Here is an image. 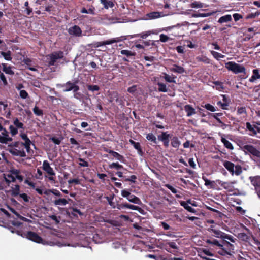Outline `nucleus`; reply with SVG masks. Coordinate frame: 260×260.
Listing matches in <instances>:
<instances>
[{
  "label": "nucleus",
  "instance_id": "obj_1",
  "mask_svg": "<svg viewBox=\"0 0 260 260\" xmlns=\"http://www.w3.org/2000/svg\"><path fill=\"white\" fill-rule=\"evenodd\" d=\"M223 165L232 175L235 174L237 176H239L242 172V168L240 165H235L231 161L223 160Z\"/></svg>",
  "mask_w": 260,
  "mask_h": 260
},
{
  "label": "nucleus",
  "instance_id": "obj_2",
  "mask_svg": "<svg viewBox=\"0 0 260 260\" xmlns=\"http://www.w3.org/2000/svg\"><path fill=\"white\" fill-rule=\"evenodd\" d=\"M225 68L231 71L235 74L243 73L246 74L245 68L239 64L236 63L233 61H229L225 63Z\"/></svg>",
  "mask_w": 260,
  "mask_h": 260
},
{
  "label": "nucleus",
  "instance_id": "obj_3",
  "mask_svg": "<svg viewBox=\"0 0 260 260\" xmlns=\"http://www.w3.org/2000/svg\"><path fill=\"white\" fill-rule=\"evenodd\" d=\"M242 149L246 154H250L256 158H260V151L257 149L254 146L245 145L242 147Z\"/></svg>",
  "mask_w": 260,
  "mask_h": 260
},
{
  "label": "nucleus",
  "instance_id": "obj_4",
  "mask_svg": "<svg viewBox=\"0 0 260 260\" xmlns=\"http://www.w3.org/2000/svg\"><path fill=\"white\" fill-rule=\"evenodd\" d=\"M77 80L73 83L71 81H68L66 83L61 85V87H64V89H63L64 92H69L73 90V92L75 93L80 89L79 86L77 85Z\"/></svg>",
  "mask_w": 260,
  "mask_h": 260
},
{
  "label": "nucleus",
  "instance_id": "obj_5",
  "mask_svg": "<svg viewBox=\"0 0 260 260\" xmlns=\"http://www.w3.org/2000/svg\"><path fill=\"white\" fill-rule=\"evenodd\" d=\"M48 56L49 59L48 66H52L55 64L57 59H61L63 57V52L61 51L55 52L48 55Z\"/></svg>",
  "mask_w": 260,
  "mask_h": 260
},
{
  "label": "nucleus",
  "instance_id": "obj_6",
  "mask_svg": "<svg viewBox=\"0 0 260 260\" xmlns=\"http://www.w3.org/2000/svg\"><path fill=\"white\" fill-rule=\"evenodd\" d=\"M171 137V135L168 134L167 132H162L161 135L158 136V139L162 142L165 148H168L169 146V138Z\"/></svg>",
  "mask_w": 260,
  "mask_h": 260
},
{
  "label": "nucleus",
  "instance_id": "obj_7",
  "mask_svg": "<svg viewBox=\"0 0 260 260\" xmlns=\"http://www.w3.org/2000/svg\"><path fill=\"white\" fill-rule=\"evenodd\" d=\"M26 236L29 240L36 243H42L43 242V239L35 232L28 231L27 232Z\"/></svg>",
  "mask_w": 260,
  "mask_h": 260
},
{
  "label": "nucleus",
  "instance_id": "obj_8",
  "mask_svg": "<svg viewBox=\"0 0 260 260\" xmlns=\"http://www.w3.org/2000/svg\"><path fill=\"white\" fill-rule=\"evenodd\" d=\"M2 135L3 136L0 135V143L2 144H7L8 142H11L13 140V139L9 137V133L7 129L4 128L2 130Z\"/></svg>",
  "mask_w": 260,
  "mask_h": 260
},
{
  "label": "nucleus",
  "instance_id": "obj_9",
  "mask_svg": "<svg viewBox=\"0 0 260 260\" xmlns=\"http://www.w3.org/2000/svg\"><path fill=\"white\" fill-rule=\"evenodd\" d=\"M68 31L70 35L75 37H80L82 35V30L80 27L76 25L70 27Z\"/></svg>",
  "mask_w": 260,
  "mask_h": 260
},
{
  "label": "nucleus",
  "instance_id": "obj_10",
  "mask_svg": "<svg viewBox=\"0 0 260 260\" xmlns=\"http://www.w3.org/2000/svg\"><path fill=\"white\" fill-rule=\"evenodd\" d=\"M42 169L44 170L49 175L55 176V173L50 166L49 162L45 160L43 162Z\"/></svg>",
  "mask_w": 260,
  "mask_h": 260
},
{
  "label": "nucleus",
  "instance_id": "obj_11",
  "mask_svg": "<svg viewBox=\"0 0 260 260\" xmlns=\"http://www.w3.org/2000/svg\"><path fill=\"white\" fill-rule=\"evenodd\" d=\"M206 243L210 244L211 246L214 247H222V240L221 241H218L214 238H210L207 239Z\"/></svg>",
  "mask_w": 260,
  "mask_h": 260
},
{
  "label": "nucleus",
  "instance_id": "obj_12",
  "mask_svg": "<svg viewBox=\"0 0 260 260\" xmlns=\"http://www.w3.org/2000/svg\"><path fill=\"white\" fill-rule=\"evenodd\" d=\"M106 151L108 153L111 154L113 157L122 162L124 163L126 161L124 156L120 155L117 152L114 151L112 150H107Z\"/></svg>",
  "mask_w": 260,
  "mask_h": 260
},
{
  "label": "nucleus",
  "instance_id": "obj_13",
  "mask_svg": "<svg viewBox=\"0 0 260 260\" xmlns=\"http://www.w3.org/2000/svg\"><path fill=\"white\" fill-rule=\"evenodd\" d=\"M117 208L119 209L127 208L134 210H138L139 209H140L138 206L129 204L127 203H122L121 204H118Z\"/></svg>",
  "mask_w": 260,
  "mask_h": 260
},
{
  "label": "nucleus",
  "instance_id": "obj_14",
  "mask_svg": "<svg viewBox=\"0 0 260 260\" xmlns=\"http://www.w3.org/2000/svg\"><path fill=\"white\" fill-rule=\"evenodd\" d=\"M221 247H224L230 254L234 250V246L226 240H222Z\"/></svg>",
  "mask_w": 260,
  "mask_h": 260
},
{
  "label": "nucleus",
  "instance_id": "obj_15",
  "mask_svg": "<svg viewBox=\"0 0 260 260\" xmlns=\"http://www.w3.org/2000/svg\"><path fill=\"white\" fill-rule=\"evenodd\" d=\"M129 142L134 146L135 149L137 150L138 154L142 156L143 154V151L140 143L136 142L132 139H130Z\"/></svg>",
  "mask_w": 260,
  "mask_h": 260
},
{
  "label": "nucleus",
  "instance_id": "obj_16",
  "mask_svg": "<svg viewBox=\"0 0 260 260\" xmlns=\"http://www.w3.org/2000/svg\"><path fill=\"white\" fill-rule=\"evenodd\" d=\"M252 73V75L249 79V81L251 83L255 82L257 79H260V74L258 69H256L253 70Z\"/></svg>",
  "mask_w": 260,
  "mask_h": 260
},
{
  "label": "nucleus",
  "instance_id": "obj_17",
  "mask_svg": "<svg viewBox=\"0 0 260 260\" xmlns=\"http://www.w3.org/2000/svg\"><path fill=\"white\" fill-rule=\"evenodd\" d=\"M184 110L186 112V116L190 117L196 113L195 109L190 105H186L184 106Z\"/></svg>",
  "mask_w": 260,
  "mask_h": 260
},
{
  "label": "nucleus",
  "instance_id": "obj_18",
  "mask_svg": "<svg viewBox=\"0 0 260 260\" xmlns=\"http://www.w3.org/2000/svg\"><path fill=\"white\" fill-rule=\"evenodd\" d=\"M100 2L103 5V7L105 9H108L109 8H112L114 6V3L112 1L100 0Z\"/></svg>",
  "mask_w": 260,
  "mask_h": 260
},
{
  "label": "nucleus",
  "instance_id": "obj_19",
  "mask_svg": "<svg viewBox=\"0 0 260 260\" xmlns=\"http://www.w3.org/2000/svg\"><path fill=\"white\" fill-rule=\"evenodd\" d=\"M72 201L71 199H68V200L66 199L59 198L58 199L55 200L53 203L56 206L60 205V206H64L67 205L69 201Z\"/></svg>",
  "mask_w": 260,
  "mask_h": 260
},
{
  "label": "nucleus",
  "instance_id": "obj_20",
  "mask_svg": "<svg viewBox=\"0 0 260 260\" xmlns=\"http://www.w3.org/2000/svg\"><path fill=\"white\" fill-rule=\"evenodd\" d=\"M128 201L134 204L141 205L142 202L140 199L134 194H131L128 198H126Z\"/></svg>",
  "mask_w": 260,
  "mask_h": 260
},
{
  "label": "nucleus",
  "instance_id": "obj_21",
  "mask_svg": "<svg viewBox=\"0 0 260 260\" xmlns=\"http://www.w3.org/2000/svg\"><path fill=\"white\" fill-rule=\"evenodd\" d=\"M246 128L249 131V134L250 136H255L257 134V132L255 129V125L252 126L250 123L246 122Z\"/></svg>",
  "mask_w": 260,
  "mask_h": 260
},
{
  "label": "nucleus",
  "instance_id": "obj_22",
  "mask_svg": "<svg viewBox=\"0 0 260 260\" xmlns=\"http://www.w3.org/2000/svg\"><path fill=\"white\" fill-rule=\"evenodd\" d=\"M110 98L112 99L111 101H115L116 103H118L119 104H122L123 103V101L121 99H119V94L117 92H112L111 93V97Z\"/></svg>",
  "mask_w": 260,
  "mask_h": 260
},
{
  "label": "nucleus",
  "instance_id": "obj_23",
  "mask_svg": "<svg viewBox=\"0 0 260 260\" xmlns=\"http://www.w3.org/2000/svg\"><path fill=\"white\" fill-rule=\"evenodd\" d=\"M190 203V200L187 201V202L185 201H181L180 202V205L183 207L186 210H187L188 211L190 212H194L195 210L194 209L192 208L191 207L188 205V204Z\"/></svg>",
  "mask_w": 260,
  "mask_h": 260
},
{
  "label": "nucleus",
  "instance_id": "obj_24",
  "mask_svg": "<svg viewBox=\"0 0 260 260\" xmlns=\"http://www.w3.org/2000/svg\"><path fill=\"white\" fill-rule=\"evenodd\" d=\"M232 20V16L230 14H226L221 16L218 20V22L219 23H223L225 22H230Z\"/></svg>",
  "mask_w": 260,
  "mask_h": 260
},
{
  "label": "nucleus",
  "instance_id": "obj_25",
  "mask_svg": "<svg viewBox=\"0 0 260 260\" xmlns=\"http://www.w3.org/2000/svg\"><path fill=\"white\" fill-rule=\"evenodd\" d=\"M171 71L178 74H182L185 72V70L183 67L177 64H174L173 68L171 69Z\"/></svg>",
  "mask_w": 260,
  "mask_h": 260
},
{
  "label": "nucleus",
  "instance_id": "obj_26",
  "mask_svg": "<svg viewBox=\"0 0 260 260\" xmlns=\"http://www.w3.org/2000/svg\"><path fill=\"white\" fill-rule=\"evenodd\" d=\"M3 71L6 74L13 75L14 74V71L12 70V68L10 66H7L6 63H2Z\"/></svg>",
  "mask_w": 260,
  "mask_h": 260
},
{
  "label": "nucleus",
  "instance_id": "obj_27",
  "mask_svg": "<svg viewBox=\"0 0 260 260\" xmlns=\"http://www.w3.org/2000/svg\"><path fill=\"white\" fill-rule=\"evenodd\" d=\"M181 143L178 138L176 136H174L171 139V146L175 148H178Z\"/></svg>",
  "mask_w": 260,
  "mask_h": 260
},
{
  "label": "nucleus",
  "instance_id": "obj_28",
  "mask_svg": "<svg viewBox=\"0 0 260 260\" xmlns=\"http://www.w3.org/2000/svg\"><path fill=\"white\" fill-rule=\"evenodd\" d=\"M151 34V32L150 31H147L145 32L129 36L131 38H134L138 37H140L142 39H146L148 36Z\"/></svg>",
  "mask_w": 260,
  "mask_h": 260
},
{
  "label": "nucleus",
  "instance_id": "obj_29",
  "mask_svg": "<svg viewBox=\"0 0 260 260\" xmlns=\"http://www.w3.org/2000/svg\"><path fill=\"white\" fill-rule=\"evenodd\" d=\"M221 142L223 143L224 146L230 150H233L234 147L232 144L226 140L225 138L222 137L221 139Z\"/></svg>",
  "mask_w": 260,
  "mask_h": 260
},
{
  "label": "nucleus",
  "instance_id": "obj_30",
  "mask_svg": "<svg viewBox=\"0 0 260 260\" xmlns=\"http://www.w3.org/2000/svg\"><path fill=\"white\" fill-rule=\"evenodd\" d=\"M146 138L147 140L149 141L154 143V144H157V139L155 136L152 133H148L147 134Z\"/></svg>",
  "mask_w": 260,
  "mask_h": 260
},
{
  "label": "nucleus",
  "instance_id": "obj_31",
  "mask_svg": "<svg viewBox=\"0 0 260 260\" xmlns=\"http://www.w3.org/2000/svg\"><path fill=\"white\" fill-rule=\"evenodd\" d=\"M198 61L203 62L205 64L211 63V60L205 55H201L197 57Z\"/></svg>",
  "mask_w": 260,
  "mask_h": 260
},
{
  "label": "nucleus",
  "instance_id": "obj_32",
  "mask_svg": "<svg viewBox=\"0 0 260 260\" xmlns=\"http://www.w3.org/2000/svg\"><path fill=\"white\" fill-rule=\"evenodd\" d=\"M218 183L221 185L222 187H223L225 189H228L229 191L231 190H230V188L232 187V184L231 182H223L220 180H217Z\"/></svg>",
  "mask_w": 260,
  "mask_h": 260
},
{
  "label": "nucleus",
  "instance_id": "obj_33",
  "mask_svg": "<svg viewBox=\"0 0 260 260\" xmlns=\"http://www.w3.org/2000/svg\"><path fill=\"white\" fill-rule=\"evenodd\" d=\"M203 180L205 182V185L206 186H210L211 188H214V184L215 182L214 181H210L209 179H208L205 176L202 177Z\"/></svg>",
  "mask_w": 260,
  "mask_h": 260
},
{
  "label": "nucleus",
  "instance_id": "obj_34",
  "mask_svg": "<svg viewBox=\"0 0 260 260\" xmlns=\"http://www.w3.org/2000/svg\"><path fill=\"white\" fill-rule=\"evenodd\" d=\"M209 115L213 117L219 123L223 124V122L218 117L223 115V113H209Z\"/></svg>",
  "mask_w": 260,
  "mask_h": 260
},
{
  "label": "nucleus",
  "instance_id": "obj_35",
  "mask_svg": "<svg viewBox=\"0 0 260 260\" xmlns=\"http://www.w3.org/2000/svg\"><path fill=\"white\" fill-rule=\"evenodd\" d=\"M20 186L18 184L15 185L14 187H12V196L13 197L17 196L19 194Z\"/></svg>",
  "mask_w": 260,
  "mask_h": 260
},
{
  "label": "nucleus",
  "instance_id": "obj_36",
  "mask_svg": "<svg viewBox=\"0 0 260 260\" xmlns=\"http://www.w3.org/2000/svg\"><path fill=\"white\" fill-rule=\"evenodd\" d=\"M164 78L165 79L166 82L169 83H176V81L175 80L176 77L174 76L172 77L166 73H164Z\"/></svg>",
  "mask_w": 260,
  "mask_h": 260
},
{
  "label": "nucleus",
  "instance_id": "obj_37",
  "mask_svg": "<svg viewBox=\"0 0 260 260\" xmlns=\"http://www.w3.org/2000/svg\"><path fill=\"white\" fill-rule=\"evenodd\" d=\"M157 85L158 86V91L166 92L168 91L167 86L165 83L161 82H158L157 83Z\"/></svg>",
  "mask_w": 260,
  "mask_h": 260
},
{
  "label": "nucleus",
  "instance_id": "obj_38",
  "mask_svg": "<svg viewBox=\"0 0 260 260\" xmlns=\"http://www.w3.org/2000/svg\"><path fill=\"white\" fill-rule=\"evenodd\" d=\"M120 53L121 54L124 55L127 57H129L131 56H134L136 55L135 52H132L131 51H129L128 50H122L120 51Z\"/></svg>",
  "mask_w": 260,
  "mask_h": 260
},
{
  "label": "nucleus",
  "instance_id": "obj_39",
  "mask_svg": "<svg viewBox=\"0 0 260 260\" xmlns=\"http://www.w3.org/2000/svg\"><path fill=\"white\" fill-rule=\"evenodd\" d=\"M220 236H222V240H226L228 239L233 243H235L236 239L234 238L233 236L225 233V235H221Z\"/></svg>",
  "mask_w": 260,
  "mask_h": 260
},
{
  "label": "nucleus",
  "instance_id": "obj_40",
  "mask_svg": "<svg viewBox=\"0 0 260 260\" xmlns=\"http://www.w3.org/2000/svg\"><path fill=\"white\" fill-rule=\"evenodd\" d=\"M213 84L216 86V89L219 91H222L224 89L223 83L218 81L213 82Z\"/></svg>",
  "mask_w": 260,
  "mask_h": 260
},
{
  "label": "nucleus",
  "instance_id": "obj_41",
  "mask_svg": "<svg viewBox=\"0 0 260 260\" xmlns=\"http://www.w3.org/2000/svg\"><path fill=\"white\" fill-rule=\"evenodd\" d=\"M211 54L213 55L214 58L217 60H219V58H223L225 57L224 55L215 51H211Z\"/></svg>",
  "mask_w": 260,
  "mask_h": 260
},
{
  "label": "nucleus",
  "instance_id": "obj_42",
  "mask_svg": "<svg viewBox=\"0 0 260 260\" xmlns=\"http://www.w3.org/2000/svg\"><path fill=\"white\" fill-rule=\"evenodd\" d=\"M1 54L4 57L6 60H11L12 57L11 56V51H8L7 52H1Z\"/></svg>",
  "mask_w": 260,
  "mask_h": 260
},
{
  "label": "nucleus",
  "instance_id": "obj_43",
  "mask_svg": "<svg viewBox=\"0 0 260 260\" xmlns=\"http://www.w3.org/2000/svg\"><path fill=\"white\" fill-rule=\"evenodd\" d=\"M211 15V13H198L192 14L193 17H206Z\"/></svg>",
  "mask_w": 260,
  "mask_h": 260
},
{
  "label": "nucleus",
  "instance_id": "obj_44",
  "mask_svg": "<svg viewBox=\"0 0 260 260\" xmlns=\"http://www.w3.org/2000/svg\"><path fill=\"white\" fill-rule=\"evenodd\" d=\"M14 124L18 128L24 129V124L23 123L20 122L18 118H16L13 122Z\"/></svg>",
  "mask_w": 260,
  "mask_h": 260
},
{
  "label": "nucleus",
  "instance_id": "obj_45",
  "mask_svg": "<svg viewBox=\"0 0 260 260\" xmlns=\"http://www.w3.org/2000/svg\"><path fill=\"white\" fill-rule=\"evenodd\" d=\"M190 6L191 8H202L203 7V4L200 2L195 1L190 4Z\"/></svg>",
  "mask_w": 260,
  "mask_h": 260
},
{
  "label": "nucleus",
  "instance_id": "obj_46",
  "mask_svg": "<svg viewBox=\"0 0 260 260\" xmlns=\"http://www.w3.org/2000/svg\"><path fill=\"white\" fill-rule=\"evenodd\" d=\"M110 168H116L117 169H120L123 168V166L120 165L118 162H112L111 164L109 165Z\"/></svg>",
  "mask_w": 260,
  "mask_h": 260
},
{
  "label": "nucleus",
  "instance_id": "obj_47",
  "mask_svg": "<svg viewBox=\"0 0 260 260\" xmlns=\"http://www.w3.org/2000/svg\"><path fill=\"white\" fill-rule=\"evenodd\" d=\"M33 112L37 116H42L43 114V111L36 106L34 108Z\"/></svg>",
  "mask_w": 260,
  "mask_h": 260
},
{
  "label": "nucleus",
  "instance_id": "obj_48",
  "mask_svg": "<svg viewBox=\"0 0 260 260\" xmlns=\"http://www.w3.org/2000/svg\"><path fill=\"white\" fill-rule=\"evenodd\" d=\"M213 232L214 233V236L217 238L221 239L222 240V236H220L221 235H225V233L222 232L220 231L212 230Z\"/></svg>",
  "mask_w": 260,
  "mask_h": 260
},
{
  "label": "nucleus",
  "instance_id": "obj_49",
  "mask_svg": "<svg viewBox=\"0 0 260 260\" xmlns=\"http://www.w3.org/2000/svg\"><path fill=\"white\" fill-rule=\"evenodd\" d=\"M9 146L20 148V147H23V143L20 142L19 141L14 142L11 143V144H10Z\"/></svg>",
  "mask_w": 260,
  "mask_h": 260
},
{
  "label": "nucleus",
  "instance_id": "obj_50",
  "mask_svg": "<svg viewBox=\"0 0 260 260\" xmlns=\"http://www.w3.org/2000/svg\"><path fill=\"white\" fill-rule=\"evenodd\" d=\"M8 229L12 233H16L18 235H22L21 231L16 230L15 228L12 226L9 225Z\"/></svg>",
  "mask_w": 260,
  "mask_h": 260
},
{
  "label": "nucleus",
  "instance_id": "obj_51",
  "mask_svg": "<svg viewBox=\"0 0 260 260\" xmlns=\"http://www.w3.org/2000/svg\"><path fill=\"white\" fill-rule=\"evenodd\" d=\"M250 180L251 184L252 185H253L254 186H259V183H258L256 177H250Z\"/></svg>",
  "mask_w": 260,
  "mask_h": 260
},
{
  "label": "nucleus",
  "instance_id": "obj_52",
  "mask_svg": "<svg viewBox=\"0 0 260 260\" xmlns=\"http://www.w3.org/2000/svg\"><path fill=\"white\" fill-rule=\"evenodd\" d=\"M260 14V12H256L255 13H251L250 14H248L246 17V19H252V18H255L256 16H258Z\"/></svg>",
  "mask_w": 260,
  "mask_h": 260
},
{
  "label": "nucleus",
  "instance_id": "obj_53",
  "mask_svg": "<svg viewBox=\"0 0 260 260\" xmlns=\"http://www.w3.org/2000/svg\"><path fill=\"white\" fill-rule=\"evenodd\" d=\"M87 89L92 91H99L100 90V87L98 85H89L87 86Z\"/></svg>",
  "mask_w": 260,
  "mask_h": 260
},
{
  "label": "nucleus",
  "instance_id": "obj_54",
  "mask_svg": "<svg viewBox=\"0 0 260 260\" xmlns=\"http://www.w3.org/2000/svg\"><path fill=\"white\" fill-rule=\"evenodd\" d=\"M0 80L2 81L4 85H8V82L4 74L0 71Z\"/></svg>",
  "mask_w": 260,
  "mask_h": 260
},
{
  "label": "nucleus",
  "instance_id": "obj_55",
  "mask_svg": "<svg viewBox=\"0 0 260 260\" xmlns=\"http://www.w3.org/2000/svg\"><path fill=\"white\" fill-rule=\"evenodd\" d=\"M203 107L211 112H214L216 110L215 108L210 104H206Z\"/></svg>",
  "mask_w": 260,
  "mask_h": 260
},
{
  "label": "nucleus",
  "instance_id": "obj_56",
  "mask_svg": "<svg viewBox=\"0 0 260 260\" xmlns=\"http://www.w3.org/2000/svg\"><path fill=\"white\" fill-rule=\"evenodd\" d=\"M9 129L10 131V133L11 135L13 136L16 135L18 133V130L16 127H15L13 125H11L9 126Z\"/></svg>",
  "mask_w": 260,
  "mask_h": 260
},
{
  "label": "nucleus",
  "instance_id": "obj_57",
  "mask_svg": "<svg viewBox=\"0 0 260 260\" xmlns=\"http://www.w3.org/2000/svg\"><path fill=\"white\" fill-rule=\"evenodd\" d=\"M238 114H246V110L245 107H238L237 108Z\"/></svg>",
  "mask_w": 260,
  "mask_h": 260
},
{
  "label": "nucleus",
  "instance_id": "obj_58",
  "mask_svg": "<svg viewBox=\"0 0 260 260\" xmlns=\"http://www.w3.org/2000/svg\"><path fill=\"white\" fill-rule=\"evenodd\" d=\"M19 197L22 198L25 202H28L29 200V197L25 193H23L19 194Z\"/></svg>",
  "mask_w": 260,
  "mask_h": 260
},
{
  "label": "nucleus",
  "instance_id": "obj_59",
  "mask_svg": "<svg viewBox=\"0 0 260 260\" xmlns=\"http://www.w3.org/2000/svg\"><path fill=\"white\" fill-rule=\"evenodd\" d=\"M69 184L75 183V184H81L80 180L77 178H74L73 179H70L68 181Z\"/></svg>",
  "mask_w": 260,
  "mask_h": 260
},
{
  "label": "nucleus",
  "instance_id": "obj_60",
  "mask_svg": "<svg viewBox=\"0 0 260 260\" xmlns=\"http://www.w3.org/2000/svg\"><path fill=\"white\" fill-rule=\"evenodd\" d=\"M165 186L168 188L169 190H170L173 193L175 194L178 192L177 190L169 184H165Z\"/></svg>",
  "mask_w": 260,
  "mask_h": 260
},
{
  "label": "nucleus",
  "instance_id": "obj_61",
  "mask_svg": "<svg viewBox=\"0 0 260 260\" xmlns=\"http://www.w3.org/2000/svg\"><path fill=\"white\" fill-rule=\"evenodd\" d=\"M9 172L16 177V176L20 174V171L18 169H11L9 171Z\"/></svg>",
  "mask_w": 260,
  "mask_h": 260
},
{
  "label": "nucleus",
  "instance_id": "obj_62",
  "mask_svg": "<svg viewBox=\"0 0 260 260\" xmlns=\"http://www.w3.org/2000/svg\"><path fill=\"white\" fill-rule=\"evenodd\" d=\"M150 18L152 19L156 18L159 17V14L157 12H151L148 14Z\"/></svg>",
  "mask_w": 260,
  "mask_h": 260
},
{
  "label": "nucleus",
  "instance_id": "obj_63",
  "mask_svg": "<svg viewBox=\"0 0 260 260\" xmlns=\"http://www.w3.org/2000/svg\"><path fill=\"white\" fill-rule=\"evenodd\" d=\"M19 94L20 97L23 99H26L28 96V93L25 90H20Z\"/></svg>",
  "mask_w": 260,
  "mask_h": 260
},
{
  "label": "nucleus",
  "instance_id": "obj_64",
  "mask_svg": "<svg viewBox=\"0 0 260 260\" xmlns=\"http://www.w3.org/2000/svg\"><path fill=\"white\" fill-rule=\"evenodd\" d=\"M137 86L136 85H133L132 86L128 88L127 92L131 94H134L137 90Z\"/></svg>",
  "mask_w": 260,
  "mask_h": 260
}]
</instances>
